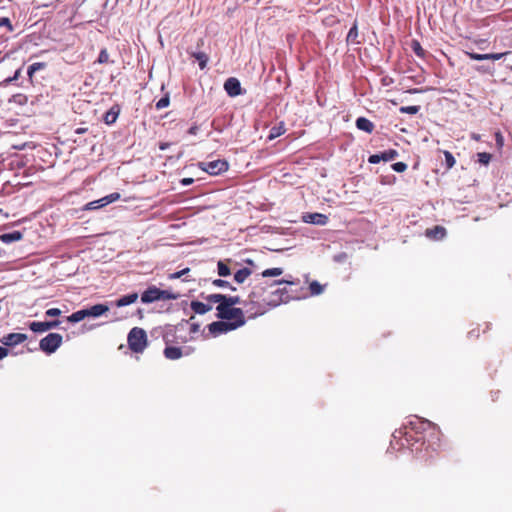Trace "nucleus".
Returning a JSON list of instances; mask_svg holds the SVG:
<instances>
[{
	"instance_id": "nucleus-19",
	"label": "nucleus",
	"mask_w": 512,
	"mask_h": 512,
	"mask_svg": "<svg viewBox=\"0 0 512 512\" xmlns=\"http://www.w3.org/2000/svg\"><path fill=\"white\" fill-rule=\"evenodd\" d=\"M87 317H99L109 311V307L105 304H96L86 308Z\"/></svg>"
},
{
	"instance_id": "nucleus-43",
	"label": "nucleus",
	"mask_w": 512,
	"mask_h": 512,
	"mask_svg": "<svg viewBox=\"0 0 512 512\" xmlns=\"http://www.w3.org/2000/svg\"><path fill=\"white\" fill-rule=\"evenodd\" d=\"M509 52H503V53H489L486 54L488 57V60H499L505 55H507Z\"/></svg>"
},
{
	"instance_id": "nucleus-29",
	"label": "nucleus",
	"mask_w": 512,
	"mask_h": 512,
	"mask_svg": "<svg viewBox=\"0 0 512 512\" xmlns=\"http://www.w3.org/2000/svg\"><path fill=\"white\" fill-rule=\"evenodd\" d=\"M285 133V127H284V124L283 123H280V125L278 126H274L270 129V132H269V135H268V139L269 140H273L279 136H281L282 134Z\"/></svg>"
},
{
	"instance_id": "nucleus-59",
	"label": "nucleus",
	"mask_w": 512,
	"mask_h": 512,
	"mask_svg": "<svg viewBox=\"0 0 512 512\" xmlns=\"http://www.w3.org/2000/svg\"><path fill=\"white\" fill-rule=\"evenodd\" d=\"M246 263H247V264H249V265H251V266H254V262H253L252 260H249V259H248V260H246Z\"/></svg>"
},
{
	"instance_id": "nucleus-11",
	"label": "nucleus",
	"mask_w": 512,
	"mask_h": 512,
	"mask_svg": "<svg viewBox=\"0 0 512 512\" xmlns=\"http://www.w3.org/2000/svg\"><path fill=\"white\" fill-rule=\"evenodd\" d=\"M270 294L271 299L278 300L277 302H275V307L280 305L281 303H286L291 299V295L286 287H277L275 289L272 288Z\"/></svg>"
},
{
	"instance_id": "nucleus-12",
	"label": "nucleus",
	"mask_w": 512,
	"mask_h": 512,
	"mask_svg": "<svg viewBox=\"0 0 512 512\" xmlns=\"http://www.w3.org/2000/svg\"><path fill=\"white\" fill-rule=\"evenodd\" d=\"M224 89L230 97H236L242 93L241 84L237 78L230 77L224 83Z\"/></svg>"
},
{
	"instance_id": "nucleus-37",
	"label": "nucleus",
	"mask_w": 512,
	"mask_h": 512,
	"mask_svg": "<svg viewBox=\"0 0 512 512\" xmlns=\"http://www.w3.org/2000/svg\"><path fill=\"white\" fill-rule=\"evenodd\" d=\"M309 290L312 295H319L323 292V286L319 282L313 281L309 285Z\"/></svg>"
},
{
	"instance_id": "nucleus-5",
	"label": "nucleus",
	"mask_w": 512,
	"mask_h": 512,
	"mask_svg": "<svg viewBox=\"0 0 512 512\" xmlns=\"http://www.w3.org/2000/svg\"><path fill=\"white\" fill-rule=\"evenodd\" d=\"M411 431H414L416 434H424L429 433L431 436H439L440 430L434 423L422 419L416 418V420L410 422Z\"/></svg>"
},
{
	"instance_id": "nucleus-27",
	"label": "nucleus",
	"mask_w": 512,
	"mask_h": 512,
	"mask_svg": "<svg viewBox=\"0 0 512 512\" xmlns=\"http://www.w3.org/2000/svg\"><path fill=\"white\" fill-rule=\"evenodd\" d=\"M227 262H230V260H226V261H218L217 263V271H218V275L221 276V277H226V276H229L231 274V270L227 264Z\"/></svg>"
},
{
	"instance_id": "nucleus-1",
	"label": "nucleus",
	"mask_w": 512,
	"mask_h": 512,
	"mask_svg": "<svg viewBox=\"0 0 512 512\" xmlns=\"http://www.w3.org/2000/svg\"><path fill=\"white\" fill-rule=\"evenodd\" d=\"M290 284L293 285V281L287 280H276L271 284L262 281H256L252 286V289L248 295L246 301H244V307H246V313L248 318H255L259 315H263L268 308L275 307V302L278 300L271 299L270 291L276 285Z\"/></svg>"
},
{
	"instance_id": "nucleus-58",
	"label": "nucleus",
	"mask_w": 512,
	"mask_h": 512,
	"mask_svg": "<svg viewBox=\"0 0 512 512\" xmlns=\"http://www.w3.org/2000/svg\"><path fill=\"white\" fill-rule=\"evenodd\" d=\"M472 139L476 140V141H479L480 140V135L478 134H472Z\"/></svg>"
},
{
	"instance_id": "nucleus-10",
	"label": "nucleus",
	"mask_w": 512,
	"mask_h": 512,
	"mask_svg": "<svg viewBox=\"0 0 512 512\" xmlns=\"http://www.w3.org/2000/svg\"><path fill=\"white\" fill-rule=\"evenodd\" d=\"M119 199H120V194L118 192H114V193H111V194L101 198V199L89 202L86 205V209L87 210L98 209V208L104 207L110 203H113Z\"/></svg>"
},
{
	"instance_id": "nucleus-8",
	"label": "nucleus",
	"mask_w": 512,
	"mask_h": 512,
	"mask_svg": "<svg viewBox=\"0 0 512 512\" xmlns=\"http://www.w3.org/2000/svg\"><path fill=\"white\" fill-rule=\"evenodd\" d=\"M201 297L209 303H216L218 301H221V302H223L229 306H232V307H235V305H237V304L243 303L239 296H228V295L219 294V293L210 294L207 296H204L203 294H201Z\"/></svg>"
},
{
	"instance_id": "nucleus-16",
	"label": "nucleus",
	"mask_w": 512,
	"mask_h": 512,
	"mask_svg": "<svg viewBox=\"0 0 512 512\" xmlns=\"http://www.w3.org/2000/svg\"><path fill=\"white\" fill-rule=\"evenodd\" d=\"M212 304L209 302L191 301L190 308L194 313L203 315L212 310Z\"/></svg>"
},
{
	"instance_id": "nucleus-14",
	"label": "nucleus",
	"mask_w": 512,
	"mask_h": 512,
	"mask_svg": "<svg viewBox=\"0 0 512 512\" xmlns=\"http://www.w3.org/2000/svg\"><path fill=\"white\" fill-rule=\"evenodd\" d=\"M27 339V335L23 333H10L8 335L3 336L1 342L5 346H15L19 343H22Z\"/></svg>"
},
{
	"instance_id": "nucleus-26",
	"label": "nucleus",
	"mask_w": 512,
	"mask_h": 512,
	"mask_svg": "<svg viewBox=\"0 0 512 512\" xmlns=\"http://www.w3.org/2000/svg\"><path fill=\"white\" fill-rule=\"evenodd\" d=\"M190 55L198 61L201 70L205 69L209 60V57L204 52H192Z\"/></svg>"
},
{
	"instance_id": "nucleus-2",
	"label": "nucleus",
	"mask_w": 512,
	"mask_h": 512,
	"mask_svg": "<svg viewBox=\"0 0 512 512\" xmlns=\"http://www.w3.org/2000/svg\"><path fill=\"white\" fill-rule=\"evenodd\" d=\"M217 317L230 323H239L242 327L246 323L245 313L241 308L229 306L221 301L216 302Z\"/></svg>"
},
{
	"instance_id": "nucleus-45",
	"label": "nucleus",
	"mask_w": 512,
	"mask_h": 512,
	"mask_svg": "<svg viewBox=\"0 0 512 512\" xmlns=\"http://www.w3.org/2000/svg\"><path fill=\"white\" fill-rule=\"evenodd\" d=\"M380 161H382V158L380 157V153L379 154L370 155L369 158H368V162L371 163V164H377Z\"/></svg>"
},
{
	"instance_id": "nucleus-22",
	"label": "nucleus",
	"mask_w": 512,
	"mask_h": 512,
	"mask_svg": "<svg viewBox=\"0 0 512 512\" xmlns=\"http://www.w3.org/2000/svg\"><path fill=\"white\" fill-rule=\"evenodd\" d=\"M120 109L117 105L111 107L104 115V122L111 125L116 122L119 116Z\"/></svg>"
},
{
	"instance_id": "nucleus-21",
	"label": "nucleus",
	"mask_w": 512,
	"mask_h": 512,
	"mask_svg": "<svg viewBox=\"0 0 512 512\" xmlns=\"http://www.w3.org/2000/svg\"><path fill=\"white\" fill-rule=\"evenodd\" d=\"M356 127L359 130L365 131L367 133H372L375 128V125L369 119L365 117H359L356 119Z\"/></svg>"
},
{
	"instance_id": "nucleus-57",
	"label": "nucleus",
	"mask_w": 512,
	"mask_h": 512,
	"mask_svg": "<svg viewBox=\"0 0 512 512\" xmlns=\"http://www.w3.org/2000/svg\"><path fill=\"white\" fill-rule=\"evenodd\" d=\"M85 131H86V129H85V128H78V129L76 130V133H77V134H81V133H84Z\"/></svg>"
},
{
	"instance_id": "nucleus-36",
	"label": "nucleus",
	"mask_w": 512,
	"mask_h": 512,
	"mask_svg": "<svg viewBox=\"0 0 512 512\" xmlns=\"http://www.w3.org/2000/svg\"><path fill=\"white\" fill-rule=\"evenodd\" d=\"M170 104V96L169 94H165V96H163L161 99H159L156 104H155V108L157 110H161L163 108H166L168 107Z\"/></svg>"
},
{
	"instance_id": "nucleus-25",
	"label": "nucleus",
	"mask_w": 512,
	"mask_h": 512,
	"mask_svg": "<svg viewBox=\"0 0 512 512\" xmlns=\"http://www.w3.org/2000/svg\"><path fill=\"white\" fill-rule=\"evenodd\" d=\"M21 238H22V234L19 231H12V232L3 233L0 235V240L3 243H7V244L18 241Z\"/></svg>"
},
{
	"instance_id": "nucleus-52",
	"label": "nucleus",
	"mask_w": 512,
	"mask_h": 512,
	"mask_svg": "<svg viewBox=\"0 0 512 512\" xmlns=\"http://www.w3.org/2000/svg\"><path fill=\"white\" fill-rule=\"evenodd\" d=\"M32 73H33V70H32V64H31L26 67V74L30 80H32Z\"/></svg>"
},
{
	"instance_id": "nucleus-6",
	"label": "nucleus",
	"mask_w": 512,
	"mask_h": 512,
	"mask_svg": "<svg viewBox=\"0 0 512 512\" xmlns=\"http://www.w3.org/2000/svg\"><path fill=\"white\" fill-rule=\"evenodd\" d=\"M62 340L59 333H49L40 340L39 348L46 354H52L61 346Z\"/></svg>"
},
{
	"instance_id": "nucleus-7",
	"label": "nucleus",
	"mask_w": 512,
	"mask_h": 512,
	"mask_svg": "<svg viewBox=\"0 0 512 512\" xmlns=\"http://www.w3.org/2000/svg\"><path fill=\"white\" fill-rule=\"evenodd\" d=\"M199 167L210 175H219L228 170V163L225 160H214L209 162H200Z\"/></svg>"
},
{
	"instance_id": "nucleus-50",
	"label": "nucleus",
	"mask_w": 512,
	"mask_h": 512,
	"mask_svg": "<svg viewBox=\"0 0 512 512\" xmlns=\"http://www.w3.org/2000/svg\"><path fill=\"white\" fill-rule=\"evenodd\" d=\"M9 353V350L5 347L0 346V360L6 357Z\"/></svg>"
},
{
	"instance_id": "nucleus-18",
	"label": "nucleus",
	"mask_w": 512,
	"mask_h": 512,
	"mask_svg": "<svg viewBox=\"0 0 512 512\" xmlns=\"http://www.w3.org/2000/svg\"><path fill=\"white\" fill-rule=\"evenodd\" d=\"M59 324H60L59 320L42 321V322L34 321V332H45V331H48V330H51V329L57 327Z\"/></svg>"
},
{
	"instance_id": "nucleus-60",
	"label": "nucleus",
	"mask_w": 512,
	"mask_h": 512,
	"mask_svg": "<svg viewBox=\"0 0 512 512\" xmlns=\"http://www.w3.org/2000/svg\"><path fill=\"white\" fill-rule=\"evenodd\" d=\"M421 440H423V441H424V440H425V436L419 437V438L417 439V441H421Z\"/></svg>"
},
{
	"instance_id": "nucleus-28",
	"label": "nucleus",
	"mask_w": 512,
	"mask_h": 512,
	"mask_svg": "<svg viewBox=\"0 0 512 512\" xmlns=\"http://www.w3.org/2000/svg\"><path fill=\"white\" fill-rule=\"evenodd\" d=\"M87 317V313L85 309L78 310L74 313H72L70 316L67 317V321L71 323H77L82 321Z\"/></svg>"
},
{
	"instance_id": "nucleus-32",
	"label": "nucleus",
	"mask_w": 512,
	"mask_h": 512,
	"mask_svg": "<svg viewBox=\"0 0 512 512\" xmlns=\"http://www.w3.org/2000/svg\"><path fill=\"white\" fill-rule=\"evenodd\" d=\"M411 49L412 51L420 58H424L425 57V50L422 48L420 42L418 40H413L411 42Z\"/></svg>"
},
{
	"instance_id": "nucleus-54",
	"label": "nucleus",
	"mask_w": 512,
	"mask_h": 512,
	"mask_svg": "<svg viewBox=\"0 0 512 512\" xmlns=\"http://www.w3.org/2000/svg\"><path fill=\"white\" fill-rule=\"evenodd\" d=\"M181 183L183 185H190V184L193 183V179L192 178H184V179L181 180Z\"/></svg>"
},
{
	"instance_id": "nucleus-51",
	"label": "nucleus",
	"mask_w": 512,
	"mask_h": 512,
	"mask_svg": "<svg viewBox=\"0 0 512 512\" xmlns=\"http://www.w3.org/2000/svg\"><path fill=\"white\" fill-rule=\"evenodd\" d=\"M45 66V63L41 62H34V73L40 69H43Z\"/></svg>"
},
{
	"instance_id": "nucleus-63",
	"label": "nucleus",
	"mask_w": 512,
	"mask_h": 512,
	"mask_svg": "<svg viewBox=\"0 0 512 512\" xmlns=\"http://www.w3.org/2000/svg\"><path fill=\"white\" fill-rule=\"evenodd\" d=\"M510 70H512V65L510 66Z\"/></svg>"
},
{
	"instance_id": "nucleus-35",
	"label": "nucleus",
	"mask_w": 512,
	"mask_h": 512,
	"mask_svg": "<svg viewBox=\"0 0 512 512\" xmlns=\"http://www.w3.org/2000/svg\"><path fill=\"white\" fill-rule=\"evenodd\" d=\"M443 154H444V157H445L446 169L450 170L451 168L454 167V165L456 163V160H455L453 154L451 152L447 151V150H444Z\"/></svg>"
},
{
	"instance_id": "nucleus-56",
	"label": "nucleus",
	"mask_w": 512,
	"mask_h": 512,
	"mask_svg": "<svg viewBox=\"0 0 512 512\" xmlns=\"http://www.w3.org/2000/svg\"><path fill=\"white\" fill-rule=\"evenodd\" d=\"M196 132H197V127H191V128L189 129V133H190V134H196Z\"/></svg>"
},
{
	"instance_id": "nucleus-9",
	"label": "nucleus",
	"mask_w": 512,
	"mask_h": 512,
	"mask_svg": "<svg viewBox=\"0 0 512 512\" xmlns=\"http://www.w3.org/2000/svg\"><path fill=\"white\" fill-rule=\"evenodd\" d=\"M209 331L213 335H219L222 333H227L229 331L236 330L239 328V323H230L228 321H215L209 324Z\"/></svg>"
},
{
	"instance_id": "nucleus-13",
	"label": "nucleus",
	"mask_w": 512,
	"mask_h": 512,
	"mask_svg": "<svg viewBox=\"0 0 512 512\" xmlns=\"http://www.w3.org/2000/svg\"><path fill=\"white\" fill-rule=\"evenodd\" d=\"M302 220L305 223L326 225L328 222V216L322 213H306L302 216Z\"/></svg>"
},
{
	"instance_id": "nucleus-49",
	"label": "nucleus",
	"mask_w": 512,
	"mask_h": 512,
	"mask_svg": "<svg viewBox=\"0 0 512 512\" xmlns=\"http://www.w3.org/2000/svg\"><path fill=\"white\" fill-rule=\"evenodd\" d=\"M200 331V325L197 323H191L190 324V332L191 333H198Z\"/></svg>"
},
{
	"instance_id": "nucleus-39",
	"label": "nucleus",
	"mask_w": 512,
	"mask_h": 512,
	"mask_svg": "<svg viewBox=\"0 0 512 512\" xmlns=\"http://www.w3.org/2000/svg\"><path fill=\"white\" fill-rule=\"evenodd\" d=\"M399 110L401 113H407V114L414 115L419 112L420 107L419 106H402V107H400Z\"/></svg>"
},
{
	"instance_id": "nucleus-15",
	"label": "nucleus",
	"mask_w": 512,
	"mask_h": 512,
	"mask_svg": "<svg viewBox=\"0 0 512 512\" xmlns=\"http://www.w3.org/2000/svg\"><path fill=\"white\" fill-rule=\"evenodd\" d=\"M492 329V324L490 322H483L482 324H478L476 327L472 328L468 332V337L470 339H478L480 334L487 333Z\"/></svg>"
},
{
	"instance_id": "nucleus-42",
	"label": "nucleus",
	"mask_w": 512,
	"mask_h": 512,
	"mask_svg": "<svg viewBox=\"0 0 512 512\" xmlns=\"http://www.w3.org/2000/svg\"><path fill=\"white\" fill-rule=\"evenodd\" d=\"M392 169L398 173H402L404 171H406L407 169V164L404 163V162H396L392 165Z\"/></svg>"
},
{
	"instance_id": "nucleus-30",
	"label": "nucleus",
	"mask_w": 512,
	"mask_h": 512,
	"mask_svg": "<svg viewBox=\"0 0 512 512\" xmlns=\"http://www.w3.org/2000/svg\"><path fill=\"white\" fill-rule=\"evenodd\" d=\"M357 38H358V27H357V23L355 22L347 34L346 41H347V43H353V44L359 43Z\"/></svg>"
},
{
	"instance_id": "nucleus-20",
	"label": "nucleus",
	"mask_w": 512,
	"mask_h": 512,
	"mask_svg": "<svg viewBox=\"0 0 512 512\" xmlns=\"http://www.w3.org/2000/svg\"><path fill=\"white\" fill-rule=\"evenodd\" d=\"M163 353L164 356L169 360H177L184 355L182 349L175 346H167Z\"/></svg>"
},
{
	"instance_id": "nucleus-3",
	"label": "nucleus",
	"mask_w": 512,
	"mask_h": 512,
	"mask_svg": "<svg viewBox=\"0 0 512 512\" xmlns=\"http://www.w3.org/2000/svg\"><path fill=\"white\" fill-rule=\"evenodd\" d=\"M128 347L134 353H142L147 347V334L143 328L134 327L127 337Z\"/></svg>"
},
{
	"instance_id": "nucleus-23",
	"label": "nucleus",
	"mask_w": 512,
	"mask_h": 512,
	"mask_svg": "<svg viewBox=\"0 0 512 512\" xmlns=\"http://www.w3.org/2000/svg\"><path fill=\"white\" fill-rule=\"evenodd\" d=\"M137 299H138V293H131V294L124 295L121 298L117 299L115 301V305L117 307L127 306V305L135 303L137 301Z\"/></svg>"
},
{
	"instance_id": "nucleus-38",
	"label": "nucleus",
	"mask_w": 512,
	"mask_h": 512,
	"mask_svg": "<svg viewBox=\"0 0 512 512\" xmlns=\"http://www.w3.org/2000/svg\"><path fill=\"white\" fill-rule=\"evenodd\" d=\"M97 62L99 64H108L110 63L109 53L106 48H103L98 56Z\"/></svg>"
},
{
	"instance_id": "nucleus-53",
	"label": "nucleus",
	"mask_w": 512,
	"mask_h": 512,
	"mask_svg": "<svg viewBox=\"0 0 512 512\" xmlns=\"http://www.w3.org/2000/svg\"><path fill=\"white\" fill-rule=\"evenodd\" d=\"M15 101L22 103L23 101H26V97L22 95H16L14 96Z\"/></svg>"
},
{
	"instance_id": "nucleus-61",
	"label": "nucleus",
	"mask_w": 512,
	"mask_h": 512,
	"mask_svg": "<svg viewBox=\"0 0 512 512\" xmlns=\"http://www.w3.org/2000/svg\"><path fill=\"white\" fill-rule=\"evenodd\" d=\"M194 319H195V317H194V316H191V317H190V319H189V321H190V322H192Z\"/></svg>"
},
{
	"instance_id": "nucleus-44",
	"label": "nucleus",
	"mask_w": 512,
	"mask_h": 512,
	"mask_svg": "<svg viewBox=\"0 0 512 512\" xmlns=\"http://www.w3.org/2000/svg\"><path fill=\"white\" fill-rule=\"evenodd\" d=\"M61 314V310L58 308H51L46 311L48 317H58Z\"/></svg>"
},
{
	"instance_id": "nucleus-55",
	"label": "nucleus",
	"mask_w": 512,
	"mask_h": 512,
	"mask_svg": "<svg viewBox=\"0 0 512 512\" xmlns=\"http://www.w3.org/2000/svg\"><path fill=\"white\" fill-rule=\"evenodd\" d=\"M167 147H168V144H167V143H160V145H159V148H160L161 150H165Z\"/></svg>"
},
{
	"instance_id": "nucleus-17",
	"label": "nucleus",
	"mask_w": 512,
	"mask_h": 512,
	"mask_svg": "<svg viewBox=\"0 0 512 512\" xmlns=\"http://www.w3.org/2000/svg\"><path fill=\"white\" fill-rule=\"evenodd\" d=\"M425 235L430 239L440 240L445 237L446 229L443 226L436 225L433 228L427 229Z\"/></svg>"
},
{
	"instance_id": "nucleus-46",
	"label": "nucleus",
	"mask_w": 512,
	"mask_h": 512,
	"mask_svg": "<svg viewBox=\"0 0 512 512\" xmlns=\"http://www.w3.org/2000/svg\"><path fill=\"white\" fill-rule=\"evenodd\" d=\"M495 138H496V144L499 148H502V146L504 145V138L502 136V134L500 132H496L495 133Z\"/></svg>"
},
{
	"instance_id": "nucleus-47",
	"label": "nucleus",
	"mask_w": 512,
	"mask_h": 512,
	"mask_svg": "<svg viewBox=\"0 0 512 512\" xmlns=\"http://www.w3.org/2000/svg\"><path fill=\"white\" fill-rule=\"evenodd\" d=\"M213 285L217 287H227L229 286V282L222 280V279H216L213 281Z\"/></svg>"
},
{
	"instance_id": "nucleus-48",
	"label": "nucleus",
	"mask_w": 512,
	"mask_h": 512,
	"mask_svg": "<svg viewBox=\"0 0 512 512\" xmlns=\"http://www.w3.org/2000/svg\"><path fill=\"white\" fill-rule=\"evenodd\" d=\"M2 26H8L10 29L12 28L11 24H10V20L6 17L0 18V27H2Z\"/></svg>"
},
{
	"instance_id": "nucleus-31",
	"label": "nucleus",
	"mask_w": 512,
	"mask_h": 512,
	"mask_svg": "<svg viewBox=\"0 0 512 512\" xmlns=\"http://www.w3.org/2000/svg\"><path fill=\"white\" fill-rule=\"evenodd\" d=\"M380 157L382 161L388 162L394 160L398 157V152L395 149H389L380 153Z\"/></svg>"
},
{
	"instance_id": "nucleus-33",
	"label": "nucleus",
	"mask_w": 512,
	"mask_h": 512,
	"mask_svg": "<svg viewBox=\"0 0 512 512\" xmlns=\"http://www.w3.org/2000/svg\"><path fill=\"white\" fill-rule=\"evenodd\" d=\"M283 274V269L280 267L269 268L261 273L262 277H277Z\"/></svg>"
},
{
	"instance_id": "nucleus-41",
	"label": "nucleus",
	"mask_w": 512,
	"mask_h": 512,
	"mask_svg": "<svg viewBox=\"0 0 512 512\" xmlns=\"http://www.w3.org/2000/svg\"><path fill=\"white\" fill-rule=\"evenodd\" d=\"M466 54L472 60H477V61L488 60V57L486 54H478V53H474V52H467Z\"/></svg>"
},
{
	"instance_id": "nucleus-40",
	"label": "nucleus",
	"mask_w": 512,
	"mask_h": 512,
	"mask_svg": "<svg viewBox=\"0 0 512 512\" xmlns=\"http://www.w3.org/2000/svg\"><path fill=\"white\" fill-rule=\"evenodd\" d=\"M189 271H190V269H189V268H184V269H182V270H180V271H177V272H174V273L169 274L168 278H169L170 280L178 279V278H181L182 276H184V275L188 274V273H189Z\"/></svg>"
},
{
	"instance_id": "nucleus-24",
	"label": "nucleus",
	"mask_w": 512,
	"mask_h": 512,
	"mask_svg": "<svg viewBox=\"0 0 512 512\" xmlns=\"http://www.w3.org/2000/svg\"><path fill=\"white\" fill-rule=\"evenodd\" d=\"M252 269L248 268V267H244L242 269H239L235 274H234V280L238 283V284H242L246 281V279L252 274Z\"/></svg>"
},
{
	"instance_id": "nucleus-62",
	"label": "nucleus",
	"mask_w": 512,
	"mask_h": 512,
	"mask_svg": "<svg viewBox=\"0 0 512 512\" xmlns=\"http://www.w3.org/2000/svg\"><path fill=\"white\" fill-rule=\"evenodd\" d=\"M200 43H201V44H203V39H200V40H199L198 45H199Z\"/></svg>"
},
{
	"instance_id": "nucleus-34",
	"label": "nucleus",
	"mask_w": 512,
	"mask_h": 512,
	"mask_svg": "<svg viewBox=\"0 0 512 512\" xmlns=\"http://www.w3.org/2000/svg\"><path fill=\"white\" fill-rule=\"evenodd\" d=\"M491 160H492V154H490L488 152L477 153V161L480 164L487 166L491 162Z\"/></svg>"
},
{
	"instance_id": "nucleus-4",
	"label": "nucleus",
	"mask_w": 512,
	"mask_h": 512,
	"mask_svg": "<svg viewBox=\"0 0 512 512\" xmlns=\"http://www.w3.org/2000/svg\"><path fill=\"white\" fill-rule=\"evenodd\" d=\"M176 298L177 295L171 293L168 290H161L156 286L149 287L141 295V301L146 304L153 303L158 300H171Z\"/></svg>"
}]
</instances>
